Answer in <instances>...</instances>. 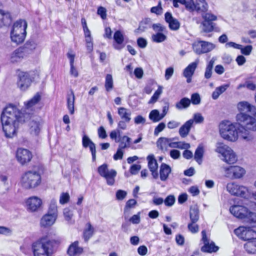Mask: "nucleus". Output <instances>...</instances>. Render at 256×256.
Returning <instances> with one entry per match:
<instances>
[{
    "mask_svg": "<svg viewBox=\"0 0 256 256\" xmlns=\"http://www.w3.org/2000/svg\"><path fill=\"white\" fill-rule=\"evenodd\" d=\"M30 114L22 113L16 106L9 104L3 110L0 117L2 131L6 138H12L17 134L20 124L30 118Z\"/></svg>",
    "mask_w": 256,
    "mask_h": 256,
    "instance_id": "2",
    "label": "nucleus"
},
{
    "mask_svg": "<svg viewBox=\"0 0 256 256\" xmlns=\"http://www.w3.org/2000/svg\"><path fill=\"white\" fill-rule=\"evenodd\" d=\"M216 151L223 156V160L229 164L236 163L237 157L234 152L222 142H218Z\"/></svg>",
    "mask_w": 256,
    "mask_h": 256,
    "instance_id": "7",
    "label": "nucleus"
},
{
    "mask_svg": "<svg viewBox=\"0 0 256 256\" xmlns=\"http://www.w3.org/2000/svg\"><path fill=\"white\" fill-rule=\"evenodd\" d=\"M173 6L174 8H178L179 6L178 3L184 6L186 10L188 0H172Z\"/></svg>",
    "mask_w": 256,
    "mask_h": 256,
    "instance_id": "61",
    "label": "nucleus"
},
{
    "mask_svg": "<svg viewBox=\"0 0 256 256\" xmlns=\"http://www.w3.org/2000/svg\"><path fill=\"white\" fill-rule=\"evenodd\" d=\"M93 142L92 140L89 138L86 135H84L82 138V146L84 148H87Z\"/></svg>",
    "mask_w": 256,
    "mask_h": 256,
    "instance_id": "53",
    "label": "nucleus"
},
{
    "mask_svg": "<svg viewBox=\"0 0 256 256\" xmlns=\"http://www.w3.org/2000/svg\"><path fill=\"white\" fill-rule=\"evenodd\" d=\"M87 225L88 228L84 230L83 232V238L86 242L89 240L94 233V230L91 224L88 222Z\"/></svg>",
    "mask_w": 256,
    "mask_h": 256,
    "instance_id": "35",
    "label": "nucleus"
},
{
    "mask_svg": "<svg viewBox=\"0 0 256 256\" xmlns=\"http://www.w3.org/2000/svg\"><path fill=\"white\" fill-rule=\"evenodd\" d=\"M25 56L22 47L16 49L10 55V60L12 63L17 62L20 60Z\"/></svg>",
    "mask_w": 256,
    "mask_h": 256,
    "instance_id": "26",
    "label": "nucleus"
},
{
    "mask_svg": "<svg viewBox=\"0 0 256 256\" xmlns=\"http://www.w3.org/2000/svg\"><path fill=\"white\" fill-rule=\"evenodd\" d=\"M56 217L50 214H46L40 220V225L42 227L48 228L52 225L56 221Z\"/></svg>",
    "mask_w": 256,
    "mask_h": 256,
    "instance_id": "25",
    "label": "nucleus"
},
{
    "mask_svg": "<svg viewBox=\"0 0 256 256\" xmlns=\"http://www.w3.org/2000/svg\"><path fill=\"white\" fill-rule=\"evenodd\" d=\"M118 114L122 120L128 121V112L127 110L123 107H120L118 109Z\"/></svg>",
    "mask_w": 256,
    "mask_h": 256,
    "instance_id": "48",
    "label": "nucleus"
},
{
    "mask_svg": "<svg viewBox=\"0 0 256 256\" xmlns=\"http://www.w3.org/2000/svg\"><path fill=\"white\" fill-rule=\"evenodd\" d=\"M193 104L196 105L200 103V98L198 93H194L192 94L190 102Z\"/></svg>",
    "mask_w": 256,
    "mask_h": 256,
    "instance_id": "52",
    "label": "nucleus"
},
{
    "mask_svg": "<svg viewBox=\"0 0 256 256\" xmlns=\"http://www.w3.org/2000/svg\"><path fill=\"white\" fill-rule=\"evenodd\" d=\"M240 49L242 54L245 56H248L251 53L252 50V46L251 45H248L244 48H240Z\"/></svg>",
    "mask_w": 256,
    "mask_h": 256,
    "instance_id": "57",
    "label": "nucleus"
},
{
    "mask_svg": "<svg viewBox=\"0 0 256 256\" xmlns=\"http://www.w3.org/2000/svg\"><path fill=\"white\" fill-rule=\"evenodd\" d=\"M27 23L25 20H19L16 22L10 32V38L12 42L19 44L24 42L26 36Z\"/></svg>",
    "mask_w": 256,
    "mask_h": 256,
    "instance_id": "6",
    "label": "nucleus"
},
{
    "mask_svg": "<svg viewBox=\"0 0 256 256\" xmlns=\"http://www.w3.org/2000/svg\"><path fill=\"white\" fill-rule=\"evenodd\" d=\"M12 22V18L10 12H5L0 10V28L9 26Z\"/></svg>",
    "mask_w": 256,
    "mask_h": 256,
    "instance_id": "24",
    "label": "nucleus"
},
{
    "mask_svg": "<svg viewBox=\"0 0 256 256\" xmlns=\"http://www.w3.org/2000/svg\"><path fill=\"white\" fill-rule=\"evenodd\" d=\"M75 100L74 94L73 90H70V94H68L66 98L67 107L71 114H74V103Z\"/></svg>",
    "mask_w": 256,
    "mask_h": 256,
    "instance_id": "30",
    "label": "nucleus"
},
{
    "mask_svg": "<svg viewBox=\"0 0 256 256\" xmlns=\"http://www.w3.org/2000/svg\"><path fill=\"white\" fill-rule=\"evenodd\" d=\"M17 84L22 90H26L30 86L32 80L27 72H20L18 75Z\"/></svg>",
    "mask_w": 256,
    "mask_h": 256,
    "instance_id": "13",
    "label": "nucleus"
},
{
    "mask_svg": "<svg viewBox=\"0 0 256 256\" xmlns=\"http://www.w3.org/2000/svg\"><path fill=\"white\" fill-rule=\"evenodd\" d=\"M98 174L106 180V184L109 186H113L115 182V178L117 172L116 170L112 169L108 170V165L104 164L99 166L98 168Z\"/></svg>",
    "mask_w": 256,
    "mask_h": 256,
    "instance_id": "8",
    "label": "nucleus"
},
{
    "mask_svg": "<svg viewBox=\"0 0 256 256\" xmlns=\"http://www.w3.org/2000/svg\"><path fill=\"white\" fill-rule=\"evenodd\" d=\"M39 170H43L42 165L38 166ZM42 181V178L40 170L32 171L29 170L24 173L22 178V184L24 188L26 189L33 188L39 186Z\"/></svg>",
    "mask_w": 256,
    "mask_h": 256,
    "instance_id": "5",
    "label": "nucleus"
},
{
    "mask_svg": "<svg viewBox=\"0 0 256 256\" xmlns=\"http://www.w3.org/2000/svg\"><path fill=\"white\" fill-rule=\"evenodd\" d=\"M190 104V100L187 98H182L176 104V107L178 110L187 108Z\"/></svg>",
    "mask_w": 256,
    "mask_h": 256,
    "instance_id": "37",
    "label": "nucleus"
},
{
    "mask_svg": "<svg viewBox=\"0 0 256 256\" xmlns=\"http://www.w3.org/2000/svg\"><path fill=\"white\" fill-rule=\"evenodd\" d=\"M58 242V240L48 239L47 236L40 238L32 245L34 256H52L54 245Z\"/></svg>",
    "mask_w": 256,
    "mask_h": 256,
    "instance_id": "4",
    "label": "nucleus"
},
{
    "mask_svg": "<svg viewBox=\"0 0 256 256\" xmlns=\"http://www.w3.org/2000/svg\"><path fill=\"white\" fill-rule=\"evenodd\" d=\"M36 44L33 40H28L25 44L24 45L22 48L24 50V52L30 53L34 50L36 48Z\"/></svg>",
    "mask_w": 256,
    "mask_h": 256,
    "instance_id": "34",
    "label": "nucleus"
},
{
    "mask_svg": "<svg viewBox=\"0 0 256 256\" xmlns=\"http://www.w3.org/2000/svg\"><path fill=\"white\" fill-rule=\"evenodd\" d=\"M225 171L229 176H231L233 178H242L246 172L244 168L237 166H230L226 168Z\"/></svg>",
    "mask_w": 256,
    "mask_h": 256,
    "instance_id": "18",
    "label": "nucleus"
},
{
    "mask_svg": "<svg viewBox=\"0 0 256 256\" xmlns=\"http://www.w3.org/2000/svg\"><path fill=\"white\" fill-rule=\"evenodd\" d=\"M244 248L248 254H255L256 252V239L247 241L244 245Z\"/></svg>",
    "mask_w": 256,
    "mask_h": 256,
    "instance_id": "32",
    "label": "nucleus"
},
{
    "mask_svg": "<svg viewBox=\"0 0 256 256\" xmlns=\"http://www.w3.org/2000/svg\"><path fill=\"white\" fill-rule=\"evenodd\" d=\"M29 126L31 134L35 135H38L40 132V124L36 121L32 120L30 122Z\"/></svg>",
    "mask_w": 256,
    "mask_h": 256,
    "instance_id": "39",
    "label": "nucleus"
},
{
    "mask_svg": "<svg viewBox=\"0 0 256 256\" xmlns=\"http://www.w3.org/2000/svg\"><path fill=\"white\" fill-rule=\"evenodd\" d=\"M148 161V168L152 172V176L156 178L158 177V164L153 154L148 155L147 156Z\"/></svg>",
    "mask_w": 256,
    "mask_h": 256,
    "instance_id": "19",
    "label": "nucleus"
},
{
    "mask_svg": "<svg viewBox=\"0 0 256 256\" xmlns=\"http://www.w3.org/2000/svg\"><path fill=\"white\" fill-rule=\"evenodd\" d=\"M149 118L153 122H156L160 121L162 118V116H160L158 110H154L150 112L149 114Z\"/></svg>",
    "mask_w": 256,
    "mask_h": 256,
    "instance_id": "43",
    "label": "nucleus"
},
{
    "mask_svg": "<svg viewBox=\"0 0 256 256\" xmlns=\"http://www.w3.org/2000/svg\"><path fill=\"white\" fill-rule=\"evenodd\" d=\"M113 38L115 42L113 46L115 49L121 50L124 47L123 44L124 38L120 30H118L115 32Z\"/></svg>",
    "mask_w": 256,
    "mask_h": 256,
    "instance_id": "23",
    "label": "nucleus"
},
{
    "mask_svg": "<svg viewBox=\"0 0 256 256\" xmlns=\"http://www.w3.org/2000/svg\"><path fill=\"white\" fill-rule=\"evenodd\" d=\"M67 56L70 60V74L74 78H77L78 76V72L76 68L74 66V55L68 53Z\"/></svg>",
    "mask_w": 256,
    "mask_h": 256,
    "instance_id": "33",
    "label": "nucleus"
},
{
    "mask_svg": "<svg viewBox=\"0 0 256 256\" xmlns=\"http://www.w3.org/2000/svg\"><path fill=\"white\" fill-rule=\"evenodd\" d=\"M150 12H151L156 14L157 15H160L162 12L161 2L160 1L158 2L157 6L152 7L150 8Z\"/></svg>",
    "mask_w": 256,
    "mask_h": 256,
    "instance_id": "50",
    "label": "nucleus"
},
{
    "mask_svg": "<svg viewBox=\"0 0 256 256\" xmlns=\"http://www.w3.org/2000/svg\"><path fill=\"white\" fill-rule=\"evenodd\" d=\"M58 210H57V206L54 203H52L50 204L48 210L47 214H50L52 216H55L57 218L58 216Z\"/></svg>",
    "mask_w": 256,
    "mask_h": 256,
    "instance_id": "51",
    "label": "nucleus"
},
{
    "mask_svg": "<svg viewBox=\"0 0 256 256\" xmlns=\"http://www.w3.org/2000/svg\"><path fill=\"white\" fill-rule=\"evenodd\" d=\"M141 166L140 164H132L130 168V172L132 174H136L138 173V171L140 170Z\"/></svg>",
    "mask_w": 256,
    "mask_h": 256,
    "instance_id": "64",
    "label": "nucleus"
},
{
    "mask_svg": "<svg viewBox=\"0 0 256 256\" xmlns=\"http://www.w3.org/2000/svg\"><path fill=\"white\" fill-rule=\"evenodd\" d=\"M210 44L205 41H199L194 46V48L196 54H200L207 53L210 51L211 48L209 47Z\"/></svg>",
    "mask_w": 256,
    "mask_h": 256,
    "instance_id": "20",
    "label": "nucleus"
},
{
    "mask_svg": "<svg viewBox=\"0 0 256 256\" xmlns=\"http://www.w3.org/2000/svg\"><path fill=\"white\" fill-rule=\"evenodd\" d=\"M40 93L38 92L30 100L24 103L26 108L28 109L38 104L41 100Z\"/></svg>",
    "mask_w": 256,
    "mask_h": 256,
    "instance_id": "31",
    "label": "nucleus"
},
{
    "mask_svg": "<svg viewBox=\"0 0 256 256\" xmlns=\"http://www.w3.org/2000/svg\"><path fill=\"white\" fill-rule=\"evenodd\" d=\"M152 28L158 32H163L165 30V28L160 23L153 24Z\"/></svg>",
    "mask_w": 256,
    "mask_h": 256,
    "instance_id": "62",
    "label": "nucleus"
},
{
    "mask_svg": "<svg viewBox=\"0 0 256 256\" xmlns=\"http://www.w3.org/2000/svg\"><path fill=\"white\" fill-rule=\"evenodd\" d=\"M244 221L250 224L252 226L256 227V212L249 210Z\"/></svg>",
    "mask_w": 256,
    "mask_h": 256,
    "instance_id": "36",
    "label": "nucleus"
},
{
    "mask_svg": "<svg viewBox=\"0 0 256 256\" xmlns=\"http://www.w3.org/2000/svg\"><path fill=\"white\" fill-rule=\"evenodd\" d=\"M166 39V36L162 32H157L152 36V41L156 43H160Z\"/></svg>",
    "mask_w": 256,
    "mask_h": 256,
    "instance_id": "42",
    "label": "nucleus"
},
{
    "mask_svg": "<svg viewBox=\"0 0 256 256\" xmlns=\"http://www.w3.org/2000/svg\"><path fill=\"white\" fill-rule=\"evenodd\" d=\"M26 204L30 212H37L42 208V200L38 197L34 196L27 200Z\"/></svg>",
    "mask_w": 256,
    "mask_h": 256,
    "instance_id": "17",
    "label": "nucleus"
},
{
    "mask_svg": "<svg viewBox=\"0 0 256 256\" xmlns=\"http://www.w3.org/2000/svg\"><path fill=\"white\" fill-rule=\"evenodd\" d=\"M194 121L192 120H190L186 121L179 130V134L181 137L185 138L188 134L192 126Z\"/></svg>",
    "mask_w": 256,
    "mask_h": 256,
    "instance_id": "27",
    "label": "nucleus"
},
{
    "mask_svg": "<svg viewBox=\"0 0 256 256\" xmlns=\"http://www.w3.org/2000/svg\"><path fill=\"white\" fill-rule=\"evenodd\" d=\"M162 92V90L160 87H159L158 89L154 92V94L151 97L150 100L148 103L149 104H154L158 100V99L160 95Z\"/></svg>",
    "mask_w": 256,
    "mask_h": 256,
    "instance_id": "45",
    "label": "nucleus"
},
{
    "mask_svg": "<svg viewBox=\"0 0 256 256\" xmlns=\"http://www.w3.org/2000/svg\"><path fill=\"white\" fill-rule=\"evenodd\" d=\"M97 14L98 15L100 16L102 20H104L106 18V10L104 7H98L97 10Z\"/></svg>",
    "mask_w": 256,
    "mask_h": 256,
    "instance_id": "58",
    "label": "nucleus"
},
{
    "mask_svg": "<svg viewBox=\"0 0 256 256\" xmlns=\"http://www.w3.org/2000/svg\"><path fill=\"white\" fill-rule=\"evenodd\" d=\"M168 24L170 29L172 30H176L180 27V23L176 18H174Z\"/></svg>",
    "mask_w": 256,
    "mask_h": 256,
    "instance_id": "47",
    "label": "nucleus"
},
{
    "mask_svg": "<svg viewBox=\"0 0 256 256\" xmlns=\"http://www.w3.org/2000/svg\"><path fill=\"white\" fill-rule=\"evenodd\" d=\"M137 44L139 48H144L146 46L148 42L145 38L140 37L137 39Z\"/></svg>",
    "mask_w": 256,
    "mask_h": 256,
    "instance_id": "60",
    "label": "nucleus"
},
{
    "mask_svg": "<svg viewBox=\"0 0 256 256\" xmlns=\"http://www.w3.org/2000/svg\"><path fill=\"white\" fill-rule=\"evenodd\" d=\"M240 109L241 110L246 111L250 113L253 116L256 117V107L247 102H240Z\"/></svg>",
    "mask_w": 256,
    "mask_h": 256,
    "instance_id": "28",
    "label": "nucleus"
},
{
    "mask_svg": "<svg viewBox=\"0 0 256 256\" xmlns=\"http://www.w3.org/2000/svg\"><path fill=\"white\" fill-rule=\"evenodd\" d=\"M171 172L170 167L167 164L162 163L160 166V178L162 181L166 180L170 172Z\"/></svg>",
    "mask_w": 256,
    "mask_h": 256,
    "instance_id": "29",
    "label": "nucleus"
},
{
    "mask_svg": "<svg viewBox=\"0 0 256 256\" xmlns=\"http://www.w3.org/2000/svg\"><path fill=\"white\" fill-rule=\"evenodd\" d=\"M32 157V154L29 150L22 148L18 149L16 158L18 161L22 165L30 162Z\"/></svg>",
    "mask_w": 256,
    "mask_h": 256,
    "instance_id": "14",
    "label": "nucleus"
},
{
    "mask_svg": "<svg viewBox=\"0 0 256 256\" xmlns=\"http://www.w3.org/2000/svg\"><path fill=\"white\" fill-rule=\"evenodd\" d=\"M202 240L204 243V246L201 248L202 252L210 254L216 252L218 250L219 247L216 246L214 242H210V240L207 237L205 230H202Z\"/></svg>",
    "mask_w": 256,
    "mask_h": 256,
    "instance_id": "10",
    "label": "nucleus"
},
{
    "mask_svg": "<svg viewBox=\"0 0 256 256\" xmlns=\"http://www.w3.org/2000/svg\"><path fill=\"white\" fill-rule=\"evenodd\" d=\"M83 248L78 246V242L75 241L71 244L67 250V254L69 256H76L82 253Z\"/></svg>",
    "mask_w": 256,
    "mask_h": 256,
    "instance_id": "21",
    "label": "nucleus"
},
{
    "mask_svg": "<svg viewBox=\"0 0 256 256\" xmlns=\"http://www.w3.org/2000/svg\"><path fill=\"white\" fill-rule=\"evenodd\" d=\"M230 210L234 216L244 220L249 212L247 208L240 205H234L230 208Z\"/></svg>",
    "mask_w": 256,
    "mask_h": 256,
    "instance_id": "15",
    "label": "nucleus"
},
{
    "mask_svg": "<svg viewBox=\"0 0 256 256\" xmlns=\"http://www.w3.org/2000/svg\"><path fill=\"white\" fill-rule=\"evenodd\" d=\"M166 124L164 122H162L160 123L154 128V134L155 136H158L160 132L164 130Z\"/></svg>",
    "mask_w": 256,
    "mask_h": 256,
    "instance_id": "59",
    "label": "nucleus"
},
{
    "mask_svg": "<svg viewBox=\"0 0 256 256\" xmlns=\"http://www.w3.org/2000/svg\"><path fill=\"white\" fill-rule=\"evenodd\" d=\"M150 18H145L143 19L140 23L137 30L138 32H142L148 29L150 24Z\"/></svg>",
    "mask_w": 256,
    "mask_h": 256,
    "instance_id": "38",
    "label": "nucleus"
},
{
    "mask_svg": "<svg viewBox=\"0 0 256 256\" xmlns=\"http://www.w3.org/2000/svg\"><path fill=\"white\" fill-rule=\"evenodd\" d=\"M104 86L107 92H110L113 88L114 84L112 74H107L106 75Z\"/></svg>",
    "mask_w": 256,
    "mask_h": 256,
    "instance_id": "41",
    "label": "nucleus"
},
{
    "mask_svg": "<svg viewBox=\"0 0 256 256\" xmlns=\"http://www.w3.org/2000/svg\"><path fill=\"white\" fill-rule=\"evenodd\" d=\"M128 210V201H127L126 203V205L124 208V217L125 218V222L123 223L122 224V229L124 232H127L128 230V216H127V212Z\"/></svg>",
    "mask_w": 256,
    "mask_h": 256,
    "instance_id": "46",
    "label": "nucleus"
},
{
    "mask_svg": "<svg viewBox=\"0 0 256 256\" xmlns=\"http://www.w3.org/2000/svg\"><path fill=\"white\" fill-rule=\"evenodd\" d=\"M148 248L144 245L140 246L138 248V254L142 256H144L148 253Z\"/></svg>",
    "mask_w": 256,
    "mask_h": 256,
    "instance_id": "63",
    "label": "nucleus"
},
{
    "mask_svg": "<svg viewBox=\"0 0 256 256\" xmlns=\"http://www.w3.org/2000/svg\"><path fill=\"white\" fill-rule=\"evenodd\" d=\"M127 192H126L119 190H117L116 194V198L118 200H124L126 196Z\"/></svg>",
    "mask_w": 256,
    "mask_h": 256,
    "instance_id": "56",
    "label": "nucleus"
},
{
    "mask_svg": "<svg viewBox=\"0 0 256 256\" xmlns=\"http://www.w3.org/2000/svg\"><path fill=\"white\" fill-rule=\"evenodd\" d=\"M234 232L240 238L246 242L256 240V232L250 227L239 226Z\"/></svg>",
    "mask_w": 256,
    "mask_h": 256,
    "instance_id": "9",
    "label": "nucleus"
},
{
    "mask_svg": "<svg viewBox=\"0 0 256 256\" xmlns=\"http://www.w3.org/2000/svg\"><path fill=\"white\" fill-rule=\"evenodd\" d=\"M204 155V149L202 147L198 146L194 152V159L196 162L200 164L202 162V158Z\"/></svg>",
    "mask_w": 256,
    "mask_h": 256,
    "instance_id": "44",
    "label": "nucleus"
},
{
    "mask_svg": "<svg viewBox=\"0 0 256 256\" xmlns=\"http://www.w3.org/2000/svg\"><path fill=\"white\" fill-rule=\"evenodd\" d=\"M198 62H192L189 64L184 70V76L186 78V82L189 83L191 82L192 77L197 67Z\"/></svg>",
    "mask_w": 256,
    "mask_h": 256,
    "instance_id": "22",
    "label": "nucleus"
},
{
    "mask_svg": "<svg viewBox=\"0 0 256 256\" xmlns=\"http://www.w3.org/2000/svg\"><path fill=\"white\" fill-rule=\"evenodd\" d=\"M208 5L206 0H188L186 10L190 12H196L198 13H202V18L204 20L202 24L204 31L206 32H210L214 30L216 24L213 22L217 20L214 14L207 12Z\"/></svg>",
    "mask_w": 256,
    "mask_h": 256,
    "instance_id": "3",
    "label": "nucleus"
},
{
    "mask_svg": "<svg viewBox=\"0 0 256 256\" xmlns=\"http://www.w3.org/2000/svg\"><path fill=\"white\" fill-rule=\"evenodd\" d=\"M70 200V196L67 192H62L60 198V202L61 204H65L67 203Z\"/></svg>",
    "mask_w": 256,
    "mask_h": 256,
    "instance_id": "55",
    "label": "nucleus"
},
{
    "mask_svg": "<svg viewBox=\"0 0 256 256\" xmlns=\"http://www.w3.org/2000/svg\"><path fill=\"white\" fill-rule=\"evenodd\" d=\"M226 189L231 194L242 198L246 196V192L248 190L246 187L238 185L236 182L228 183Z\"/></svg>",
    "mask_w": 256,
    "mask_h": 256,
    "instance_id": "12",
    "label": "nucleus"
},
{
    "mask_svg": "<svg viewBox=\"0 0 256 256\" xmlns=\"http://www.w3.org/2000/svg\"><path fill=\"white\" fill-rule=\"evenodd\" d=\"M190 222L188 225V228L192 234L197 233L199 230V226L196 224L199 220L198 210V208L190 209Z\"/></svg>",
    "mask_w": 256,
    "mask_h": 256,
    "instance_id": "11",
    "label": "nucleus"
},
{
    "mask_svg": "<svg viewBox=\"0 0 256 256\" xmlns=\"http://www.w3.org/2000/svg\"><path fill=\"white\" fill-rule=\"evenodd\" d=\"M64 215L65 220L67 221H70L73 216V212L69 208H65L64 210Z\"/></svg>",
    "mask_w": 256,
    "mask_h": 256,
    "instance_id": "54",
    "label": "nucleus"
},
{
    "mask_svg": "<svg viewBox=\"0 0 256 256\" xmlns=\"http://www.w3.org/2000/svg\"><path fill=\"white\" fill-rule=\"evenodd\" d=\"M164 204L167 206H172L175 202V198L173 195H168L166 197L164 200Z\"/></svg>",
    "mask_w": 256,
    "mask_h": 256,
    "instance_id": "49",
    "label": "nucleus"
},
{
    "mask_svg": "<svg viewBox=\"0 0 256 256\" xmlns=\"http://www.w3.org/2000/svg\"><path fill=\"white\" fill-rule=\"evenodd\" d=\"M122 132L120 130L116 129V130H112L110 134V138L112 140H114L115 142L120 143V146L122 148H126V142H128V136H122Z\"/></svg>",
    "mask_w": 256,
    "mask_h": 256,
    "instance_id": "16",
    "label": "nucleus"
},
{
    "mask_svg": "<svg viewBox=\"0 0 256 256\" xmlns=\"http://www.w3.org/2000/svg\"><path fill=\"white\" fill-rule=\"evenodd\" d=\"M170 140L166 138H160L157 142L158 146L160 150H163L168 147V142Z\"/></svg>",
    "mask_w": 256,
    "mask_h": 256,
    "instance_id": "40",
    "label": "nucleus"
},
{
    "mask_svg": "<svg viewBox=\"0 0 256 256\" xmlns=\"http://www.w3.org/2000/svg\"><path fill=\"white\" fill-rule=\"evenodd\" d=\"M236 120L240 126L238 131L235 125L228 120L223 121L220 124V133L224 140L235 142L238 140V133L244 139L248 138V130L256 131V119L244 112L237 114Z\"/></svg>",
    "mask_w": 256,
    "mask_h": 256,
    "instance_id": "1",
    "label": "nucleus"
}]
</instances>
